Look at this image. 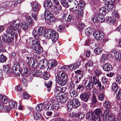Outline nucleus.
Wrapping results in <instances>:
<instances>
[{
    "instance_id": "obj_1",
    "label": "nucleus",
    "mask_w": 121,
    "mask_h": 121,
    "mask_svg": "<svg viewBox=\"0 0 121 121\" xmlns=\"http://www.w3.org/2000/svg\"><path fill=\"white\" fill-rule=\"evenodd\" d=\"M28 46L33 50L34 53L37 54H39L43 52L41 46L38 40H32V42H30Z\"/></svg>"
},
{
    "instance_id": "obj_2",
    "label": "nucleus",
    "mask_w": 121,
    "mask_h": 121,
    "mask_svg": "<svg viewBox=\"0 0 121 121\" xmlns=\"http://www.w3.org/2000/svg\"><path fill=\"white\" fill-rule=\"evenodd\" d=\"M56 81L59 85L63 86L66 85L67 83L66 80L67 76V74L65 72L60 73L59 75L57 74L56 76Z\"/></svg>"
},
{
    "instance_id": "obj_3",
    "label": "nucleus",
    "mask_w": 121,
    "mask_h": 121,
    "mask_svg": "<svg viewBox=\"0 0 121 121\" xmlns=\"http://www.w3.org/2000/svg\"><path fill=\"white\" fill-rule=\"evenodd\" d=\"M44 36L47 39H51L54 43L56 41L58 38V33L55 31L50 29L45 31Z\"/></svg>"
},
{
    "instance_id": "obj_4",
    "label": "nucleus",
    "mask_w": 121,
    "mask_h": 121,
    "mask_svg": "<svg viewBox=\"0 0 121 121\" xmlns=\"http://www.w3.org/2000/svg\"><path fill=\"white\" fill-rule=\"evenodd\" d=\"M80 105V102L78 99H73L72 101L68 102L67 106L68 110L70 112L72 111L73 107L77 108Z\"/></svg>"
},
{
    "instance_id": "obj_5",
    "label": "nucleus",
    "mask_w": 121,
    "mask_h": 121,
    "mask_svg": "<svg viewBox=\"0 0 121 121\" xmlns=\"http://www.w3.org/2000/svg\"><path fill=\"white\" fill-rule=\"evenodd\" d=\"M110 8L107 9L104 7L100 9L99 10V13L98 14L97 18L99 21L100 22H103L105 21L104 15L107 13Z\"/></svg>"
},
{
    "instance_id": "obj_6",
    "label": "nucleus",
    "mask_w": 121,
    "mask_h": 121,
    "mask_svg": "<svg viewBox=\"0 0 121 121\" xmlns=\"http://www.w3.org/2000/svg\"><path fill=\"white\" fill-rule=\"evenodd\" d=\"M14 34L12 33H6V34H4L3 37L4 41L9 43H12L14 39Z\"/></svg>"
},
{
    "instance_id": "obj_7",
    "label": "nucleus",
    "mask_w": 121,
    "mask_h": 121,
    "mask_svg": "<svg viewBox=\"0 0 121 121\" xmlns=\"http://www.w3.org/2000/svg\"><path fill=\"white\" fill-rule=\"evenodd\" d=\"M18 20H16L13 21L12 24L8 26L6 29V33H15L16 31L15 27H14L13 25L16 22H18Z\"/></svg>"
},
{
    "instance_id": "obj_8",
    "label": "nucleus",
    "mask_w": 121,
    "mask_h": 121,
    "mask_svg": "<svg viewBox=\"0 0 121 121\" xmlns=\"http://www.w3.org/2000/svg\"><path fill=\"white\" fill-rule=\"evenodd\" d=\"M66 94H61L60 93L57 94L56 97V99H59V102L61 103H64L66 100Z\"/></svg>"
},
{
    "instance_id": "obj_9",
    "label": "nucleus",
    "mask_w": 121,
    "mask_h": 121,
    "mask_svg": "<svg viewBox=\"0 0 121 121\" xmlns=\"http://www.w3.org/2000/svg\"><path fill=\"white\" fill-rule=\"evenodd\" d=\"M58 62L56 60H52L49 61L47 69L53 70L54 68L58 65Z\"/></svg>"
},
{
    "instance_id": "obj_10",
    "label": "nucleus",
    "mask_w": 121,
    "mask_h": 121,
    "mask_svg": "<svg viewBox=\"0 0 121 121\" xmlns=\"http://www.w3.org/2000/svg\"><path fill=\"white\" fill-rule=\"evenodd\" d=\"M94 37L97 39H101L104 37V34L100 31H95L93 33Z\"/></svg>"
},
{
    "instance_id": "obj_11",
    "label": "nucleus",
    "mask_w": 121,
    "mask_h": 121,
    "mask_svg": "<svg viewBox=\"0 0 121 121\" xmlns=\"http://www.w3.org/2000/svg\"><path fill=\"white\" fill-rule=\"evenodd\" d=\"M32 9L34 12H38L40 9V5L38 3L35 1H33L31 3Z\"/></svg>"
},
{
    "instance_id": "obj_12",
    "label": "nucleus",
    "mask_w": 121,
    "mask_h": 121,
    "mask_svg": "<svg viewBox=\"0 0 121 121\" xmlns=\"http://www.w3.org/2000/svg\"><path fill=\"white\" fill-rule=\"evenodd\" d=\"M78 4V8H77V11H83L85 6V3L81 0H79Z\"/></svg>"
},
{
    "instance_id": "obj_13",
    "label": "nucleus",
    "mask_w": 121,
    "mask_h": 121,
    "mask_svg": "<svg viewBox=\"0 0 121 121\" xmlns=\"http://www.w3.org/2000/svg\"><path fill=\"white\" fill-rule=\"evenodd\" d=\"M80 98L82 100L86 102L90 98L89 95L86 93H83L81 94L80 95Z\"/></svg>"
},
{
    "instance_id": "obj_14",
    "label": "nucleus",
    "mask_w": 121,
    "mask_h": 121,
    "mask_svg": "<svg viewBox=\"0 0 121 121\" xmlns=\"http://www.w3.org/2000/svg\"><path fill=\"white\" fill-rule=\"evenodd\" d=\"M51 101L53 103L52 104L55 107V109H58L60 108V105L58 102V99H56V98L55 100L53 99H52L51 100Z\"/></svg>"
},
{
    "instance_id": "obj_15",
    "label": "nucleus",
    "mask_w": 121,
    "mask_h": 121,
    "mask_svg": "<svg viewBox=\"0 0 121 121\" xmlns=\"http://www.w3.org/2000/svg\"><path fill=\"white\" fill-rule=\"evenodd\" d=\"M68 13L66 12H64L63 13V15L62 17V18L64 20L67 21L69 22L71 21L72 19V18L71 16L69 14L68 15Z\"/></svg>"
},
{
    "instance_id": "obj_16",
    "label": "nucleus",
    "mask_w": 121,
    "mask_h": 121,
    "mask_svg": "<svg viewBox=\"0 0 121 121\" xmlns=\"http://www.w3.org/2000/svg\"><path fill=\"white\" fill-rule=\"evenodd\" d=\"M52 5V3L50 0H46L44 2V6L45 8L47 9H49L51 8Z\"/></svg>"
},
{
    "instance_id": "obj_17",
    "label": "nucleus",
    "mask_w": 121,
    "mask_h": 121,
    "mask_svg": "<svg viewBox=\"0 0 121 121\" xmlns=\"http://www.w3.org/2000/svg\"><path fill=\"white\" fill-rule=\"evenodd\" d=\"M80 58H79L74 64H73L71 65L70 68H72V69H74L76 68H78L80 65V61H81L80 59Z\"/></svg>"
},
{
    "instance_id": "obj_18",
    "label": "nucleus",
    "mask_w": 121,
    "mask_h": 121,
    "mask_svg": "<svg viewBox=\"0 0 121 121\" xmlns=\"http://www.w3.org/2000/svg\"><path fill=\"white\" fill-rule=\"evenodd\" d=\"M102 67L104 70L105 71H110L112 69V66L109 63H105Z\"/></svg>"
},
{
    "instance_id": "obj_19",
    "label": "nucleus",
    "mask_w": 121,
    "mask_h": 121,
    "mask_svg": "<svg viewBox=\"0 0 121 121\" xmlns=\"http://www.w3.org/2000/svg\"><path fill=\"white\" fill-rule=\"evenodd\" d=\"M45 108L46 110H52L54 112L57 110L58 109L56 110L55 109V107L51 103L49 102L48 104H47L45 106Z\"/></svg>"
},
{
    "instance_id": "obj_20",
    "label": "nucleus",
    "mask_w": 121,
    "mask_h": 121,
    "mask_svg": "<svg viewBox=\"0 0 121 121\" xmlns=\"http://www.w3.org/2000/svg\"><path fill=\"white\" fill-rule=\"evenodd\" d=\"M40 69H43L46 68L47 66V64L45 61L43 60H40L39 62Z\"/></svg>"
},
{
    "instance_id": "obj_21",
    "label": "nucleus",
    "mask_w": 121,
    "mask_h": 121,
    "mask_svg": "<svg viewBox=\"0 0 121 121\" xmlns=\"http://www.w3.org/2000/svg\"><path fill=\"white\" fill-rule=\"evenodd\" d=\"M93 92V95L91 98V100L93 103L95 104L96 103L97 101L96 96L95 95L98 93V91L96 90L95 89L94 90Z\"/></svg>"
},
{
    "instance_id": "obj_22",
    "label": "nucleus",
    "mask_w": 121,
    "mask_h": 121,
    "mask_svg": "<svg viewBox=\"0 0 121 121\" xmlns=\"http://www.w3.org/2000/svg\"><path fill=\"white\" fill-rule=\"evenodd\" d=\"M105 7L107 9L110 8V6H112V5L115 0H105Z\"/></svg>"
},
{
    "instance_id": "obj_23",
    "label": "nucleus",
    "mask_w": 121,
    "mask_h": 121,
    "mask_svg": "<svg viewBox=\"0 0 121 121\" xmlns=\"http://www.w3.org/2000/svg\"><path fill=\"white\" fill-rule=\"evenodd\" d=\"M33 116L34 119L36 121L39 120L42 118L41 114L38 112L33 113Z\"/></svg>"
},
{
    "instance_id": "obj_24",
    "label": "nucleus",
    "mask_w": 121,
    "mask_h": 121,
    "mask_svg": "<svg viewBox=\"0 0 121 121\" xmlns=\"http://www.w3.org/2000/svg\"><path fill=\"white\" fill-rule=\"evenodd\" d=\"M89 80L88 84L85 87L88 90H90L93 88V84L92 82V77H89Z\"/></svg>"
},
{
    "instance_id": "obj_25",
    "label": "nucleus",
    "mask_w": 121,
    "mask_h": 121,
    "mask_svg": "<svg viewBox=\"0 0 121 121\" xmlns=\"http://www.w3.org/2000/svg\"><path fill=\"white\" fill-rule=\"evenodd\" d=\"M19 65H17L13 69V72L14 74L17 76L19 75L20 73Z\"/></svg>"
},
{
    "instance_id": "obj_26",
    "label": "nucleus",
    "mask_w": 121,
    "mask_h": 121,
    "mask_svg": "<svg viewBox=\"0 0 121 121\" xmlns=\"http://www.w3.org/2000/svg\"><path fill=\"white\" fill-rule=\"evenodd\" d=\"M9 104L10 107V109L15 108L17 107V104L16 103L15 101L12 100H9Z\"/></svg>"
},
{
    "instance_id": "obj_27",
    "label": "nucleus",
    "mask_w": 121,
    "mask_h": 121,
    "mask_svg": "<svg viewBox=\"0 0 121 121\" xmlns=\"http://www.w3.org/2000/svg\"><path fill=\"white\" fill-rule=\"evenodd\" d=\"M110 103L108 100L105 101L104 103V106L105 107V109L107 111V112L108 113L109 110L110 109Z\"/></svg>"
},
{
    "instance_id": "obj_28",
    "label": "nucleus",
    "mask_w": 121,
    "mask_h": 121,
    "mask_svg": "<svg viewBox=\"0 0 121 121\" xmlns=\"http://www.w3.org/2000/svg\"><path fill=\"white\" fill-rule=\"evenodd\" d=\"M69 94L71 97H76L78 95L77 93L74 89L70 90Z\"/></svg>"
},
{
    "instance_id": "obj_29",
    "label": "nucleus",
    "mask_w": 121,
    "mask_h": 121,
    "mask_svg": "<svg viewBox=\"0 0 121 121\" xmlns=\"http://www.w3.org/2000/svg\"><path fill=\"white\" fill-rule=\"evenodd\" d=\"M107 21L111 25H113L116 23V20L112 17H109L107 20Z\"/></svg>"
},
{
    "instance_id": "obj_30",
    "label": "nucleus",
    "mask_w": 121,
    "mask_h": 121,
    "mask_svg": "<svg viewBox=\"0 0 121 121\" xmlns=\"http://www.w3.org/2000/svg\"><path fill=\"white\" fill-rule=\"evenodd\" d=\"M102 49L99 47L97 45L95 46V48L94 50V52L97 55L100 54L102 52Z\"/></svg>"
},
{
    "instance_id": "obj_31",
    "label": "nucleus",
    "mask_w": 121,
    "mask_h": 121,
    "mask_svg": "<svg viewBox=\"0 0 121 121\" xmlns=\"http://www.w3.org/2000/svg\"><path fill=\"white\" fill-rule=\"evenodd\" d=\"M112 90L114 93H117V92L119 90L118 86L115 83L112 84Z\"/></svg>"
},
{
    "instance_id": "obj_32",
    "label": "nucleus",
    "mask_w": 121,
    "mask_h": 121,
    "mask_svg": "<svg viewBox=\"0 0 121 121\" xmlns=\"http://www.w3.org/2000/svg\"><path fill=\"white\" fill-rule=\"evenodd\" d=\"M44 14L45 16L44 18L45 20L48 19V18L50 17H52L51 16H53V15L50 12L47 10H45Z\"/></svg>"
},
{
    "instance_id": "obj_33",
    "label": "nucleus",
    "mask_w": 121,
    "mask_h": 121,
    "mask_svg": "<svg viewBox=\"0 0 121 121\" xmlns=\"http://www.w3.org/2000/svg\"><path fill=\"white\" fill-rule=\"evenodd\" d=\"M114 57L115 58L117 61H119L121 58V55L120 53L117 52L116 51V52L115 53Z\"/></svg>"
},
{
    "instance_id": "obj_34",
    "label": "nucleus",
    "mask_w": 121,
    "mask_h": 121,
    "mask_svg": "<svg viewBox=\"0 0 121 121\" xmlns=\"http://www.w3.org/2000/svg\"><path fill=\"white\" fill-rule=\"evenodd\" d=\"M92 80L93 83L95 85L97 84L98 85L100 83L99 79H97L95 76L93 77L92 78Z\"/></svg>"
},
{
    "instance_id": "obj_35",
    "label": "nucleus",
    "mask_w": 121,
    "mask_h": 121,
    "mask_svg": "<svg viewBox=\"0 0 121 121\" xmlns=\"http://www.w3.org/2000/svg\"><path fill=\"white\" fill-rule=\"evenodd\" d=\"M102 115V112L101 109L99 108L96 109L95 110V116H100Z\"/></svg>"
},
{
    "instance_id": "obj_36",
    "label": "nucleus",
    "mask_w": 121,
    "mask_h": 121,
    "mask_svg": "<svg viewBox=\"0 0 121 121\" xmlns=\"http://www.w3.org/2000/svg\"><path fill=\"white\" fill-rule=\"evenodd\" d=\"M55 13L56 14L60 13L62 9V7L61 5H59L55 6Z\"/></svg>"
},
{
    "instance_id": "obj_37",
    "label": "nucleus",
    "mask_w": 121,
    "mask_h": 121,
    "mask_svg": "<svg viewBox=\"0 0 121 121\" xmlns=\"http://www.w3.org/2000/svg\"><path fill=\"white\" fill-rule=\"evenodd\" d=\"M78 27L80 30H81L84 29L85 27V25L83 23L80 22L78 23Z\"/></svg>"
},
{
    "instance_id": "obj_38",
    "label": "nucleus",
    "mask_w": 121,
    "mask_h": 121,
    "mask_svg": "<svg viewBox=\"0 0 121 121\" xmlns=\"http://www.w3.org/2000/svg\"><path fill=\"white\" fill-rule=\"evenodd\" d=\"M60 1L61 4L63 7L67 8L69 7L68 2L66 0H60Z\"/></svg>"
},
{
    "instance_id": "obj_39",
    "label": "nucleus",
    "mask_w": 121,
    "mask_h": 121,
    "mask_svg": "<svg viewBox=\"0 0 121 121\" xmlns=\"http://www.w3.org/2000/svg\"><path fill=\"white\" fill-rule=\"evenodd\" d=\"M32 34L35 39L38 40L39 39V35L37 33L36 30L34 29L32 32Z\"/></svg>"
},
{
    "instance_id": "obj_40",
    "label": "nucleus",
    "mask_w": 121,
    "mask_h": 121,
    "mask_svg": "<svg viewBox=\"0 0 121 121\" xmlns=\"http://www.w3.org/2000/svg\"><path fill=\"white\" fill-rule=\"evenodd\" d=\"M26 21L30 25L34 24V22L31 17L30 16H28L26 19Z\"/></svg>"
},
{
    "instance_id": "obj_41",
    "label": "nucleus",
    "mask_w": 121,
    "mask_h": 121,
    "mask_svg": "<svg viewBox=\"0 0 121 121\" xmlns=\"http://www.w3.org/2000/svg\"><path fill=\"white\" fill-rule=\"evenodd\" d=\"M75 73H78V77L79 79H80L83 76V71L80 70H77L75 71Z\"/></svg>"
},
{
    "instance_id": "obj_42",
    "label": "nucleus",
    "mask_w": 121,
    "mask_h": 121,
    "mask_svg": "<svg viewBox=\"0 0 121 121\" xmlns=\"http://www.w3.org/2000/svg\"><path fill=\"white\" fill-rule=\"evenodd\" d=\"M44 107V106L43 105L42 103H40L37 105V107L36 108V110L37 111H40L43 109Z\"/></svg>"
},
{
    "instance_id": "obj_43",
    "label": "nucleus",
    "mask_w": 121,
    "mask_h": 121,
    "mask_svg": "<svg viewBox=\"0 0 121 121\" xmlns=\"http://www.w3.org/2000/svg\"><path fill=\"white\" fill-rule=\"evenodd\" d=\"M22 28L24 30H26L29 27V25L26 23L25 22H23L21 25Z\"/></svg>"
},
{
    "instance_id": "obj_44",
    "label": "nucleus",
    "mask_w": 121,
    "mask_h": 121,
    "mask_svg": "<svg viewBox=\"0 0 121 121\" xmlns=\"http://www.w3.org/2000/svg\"><path fill=\"white\" fill-rule=\"evenodd\" d=\"M38 31L39 35L41 36L45 34V30L43 28L39 27L38 30Z\"/></svg>"
},
{
    "instance_id": "obj_45",
    "label": "nucleus",
    "mask_w": 121,
    "mask_h": 121,
    "mask_svg": "<svg viewBox=\"0 0 121 121\" xmlns=\"http://www.w3.org/2000/svg\"><path fill=\"white\" fill-rule=\"evenodd\" d=\"M7 59V57L3 55L2 54L0 56V62H5Z\"/></svg>"
},
{
    "instance_id": "obj_46",
    "label": "nucleus",
    "mask_w": 121,
    "mask_h": 121,
    "mask_svg": "<svg viewBox=\"0 0 121 121\" xmlns=\"http://www.w3.org/2000/svg\"><path fill=\"white\" fill-rule=\"evenodd\" d=\"M103 83L105 85V86L107 87L109 84V82L108 81V79L106 77L103 78L102 79Z\"/></svg>"
},
{
    "instance_id": "obj_47",
    "label": "nucleus",
    "mask_w": 121,
    "mask_h": 121,
    "mask_svg": "<svg viewBox=\"0 0 121 121\" xmlns=\"http://www.w3.org/2000/svg\"><path fill=\"white\" fill-rule=\"evenodd\" d=\"M8 108L5 106H3V104L0 103V110H2L3 111L6 112L8 111Z\"/></svg>"
},
{
    "instance_id": "obj_48",
    "label": "nucleus",
    "mask_w": 121,
    "mask_h": 121,
    "mask_svg": "<svg viewBox=\"0 0 121 121\" xmlns=\"http://www.w3.org/2000/svg\"><path fill=\"white\" fill-rule=\"evenodd\" d=\"M108 119L109 121H113L116 120L113 114L111 113L108 114Z\"/></svg>"
},
{
    "instance_id": "obj_49",
    "label": "nucleus",
    "mask_w": 121,
    "mask_h": 121,
    "mask_svg": "<svg viewBox=\"0 0 121 121\" xmlns=\"http://www.w3.org/2000/svg\"><path fill=\"white\" fill-rule=\"evenodd\" d=\"M42 74V73L41 71L39 70H36L35 71L34 75L36 77H39Z\"/></svg>"
},
{
    "instance_id": "obj_50",
    "label": "nucleus",
    "mask_w": 121,
    "mask_h": 121,
    "mask_svg": "<svg viewBox=\"0 0 121 121\" xmlns=\"http://www.w3.org/2000/svg\"><path fill=\"white\" fill-rule=\"evenodd\" d=\"M43 76L45 80L48 79L50 77L49 73L48 72H44L43 74Z\"/></svg>"
},
{
    "instance_id": "obj_51",
    "label": "nucleus",
    "mask_w": 121,
    "mask_h": 121,
    "mask_svg": "<svg viewBox=\"0 0 121 121\" xmlns=\"http://www.w3.org/2000/svg\"><path fill=\"white\" fill-rule=\"evenodd\" d=\"M51 17H50L49 18H48V19L45 20L47 21V22L48 24H49L52 23L55 20L54 18L53 17V16H51Z\"/></svg>"
},
{
    "instance_id": "obj_52",
    "label": "nucleus",
    "mask_w": 121,
    "mask_h": 121,
    "mask_svg": "<svg viewBox=\"0 0 121 121\" xmlns=\"http://www.w3.org/2000/svg\"><path fill=\"white\" fill-rule=\"evenodd\" d=\"M92 32V30L90 27L86 28L85 30L86 34L88 35H90Z\"/></svg>"
},
{
    "instance_id": "obj_53",
    "label": "nucleus",
    "mask_w": 121,
    "mask_h": 121,
    "mask_svg": "<svg viewBox=\"0 0 121 121\" xmlns=\"http://www.w3.org/2000/svg\"><path fill=\"white\" fill-rule=\"evenodd\" d=\"M115 79L116 82L120 84L121 83V75H117Z\"/></svg>"
},
{
    "instance_id": "obj_54",
    "label": "nucleus",
    "mask_w": 121,
    "mask_h": 121,
    "mask_svg": "<svg viewBox=\"0 0 121 121\" xmlns=\"http://www.w3.org/2000/svg\"><path fill=\"white\" fill-rule=\"evenodd\" d=\"M38 12H33L31 14L32 17L36 21L37 20L38 13Z\"/></svg>"
},
{
    "instance_id": "obj_55",
    "label": "nucleus",
    "mask_w": 121,
    "mask_h": 121,
    "mask_svg": "<svg viewBox=\"0 0 121 121\" xmlns=\"http://www.w3.org/2000/svg\"><path fill=\"white\" fill-rule=\"evenodd\" d=\"M117 99H121V90H119L117 93H115Z\"/></svg>"
},
{
    "instance_id": "obj_56",
    "label": "nucleus",
    "mask_w": 121,
    "mask_h": 121,
    "mask_svg": "<svg viewBox=\"0 0 121 121\" xmlns=\"http://www.w3.org/2000/svg\"><path fill=\"white\" fill-rule=\"evenodd\" d=\"M107 59L106 55L104 54H103L100 59V61L101 63H104Z\"/></svg>"
},
{
    "instance_id": "obj_57",
    "label": "nucleus",
    "mask_w": 121,
    "mask_h": 121,
    "mask_svg": "<svg viewBox=\"0 0 121 121\" xmlns=\"http://www.w3.org/2000/svg\"><path fill=\"white\" fill-rule=\"evenodd\" d=\"M93 62L91 60L88 61L85 64L86 67H90L93 66Z\"/></svg>"
},
{
    "instance_id": "obj_58",
    "label": "nucleus",
    "mask_w": 121,
    "mask_h": 121,
    "mask_svg": "<svg viewBox=\"0 0 121 121\" xmlns=\"http://www.w3.org/2000/svg\"><path fill=\"white\" fill-rule=\"evenodd\" d=\"M104 98V95L102 93H99L98 95V98L99 100H103Z\"/></svg>"
},
{
    "instance_id": "obj_59",
    "label": "nucleus",
    "mask_w": 121,
    "mask_h": 121,
    "mask_svg": "<svg viewBox=\"0 0 121 121\" xmlns=\"http://www.w3.org/2000/svg\"><path fill=\"white\" fill-rule=\"evenodd\" d=\"M30 70L29 69H28L26 68H24V71H22V72L24 73L23 74L24 76V77L25 76V75H26L25 76H26V74L27 73H30Z\"/></svg>"
},
{
    "instance_id": "obj_60",
    "label": "nucleus",
    "mask_w": 121,
    "mask_h": 121,
    "mask_svg": "<svg viewBox=\"0 0 121 121\" xmlns=\"http://www.w3.org/2000/svg\"><path fill=\"white\" fill-rule=\"evenodd\" d=\"M69 115L70 117H78V113H77L74 112L72 113H71L69 114Z\"/></svg>"
},
{
    "instance_id": "obj_61",
    "label": "nucleus",
    "mask_w": 121,
    "mask_h": 121,
    "mask_svg": "<svg viewBox=\"0 0 121 121\" xmlns=\"http://www.w3.org/2000/svg\"><path fill=\"white\" fill-rule=\"evenodd\" d=\"M64 30V26L63 25H59L57 29V30L60 32L63 31Z\"/></svg>"
},
{
    "instance_id": "obj_62",
    "label": "nucleus",
    "mask_w": 121,
    "mask_h": 121,
    "mask_svg": "<svg viewBox=\"0 0 121 121\" xmlns=\"http://www.w3.org/2000/svg\"><path fill=\"white\" fill-rule=\"evenodd\" d=\"M23 95V97L24 99H28L30 98V96L26 92H24Z\"/></svg>"
},
{
    "instance_id": "obj_63",
    "label": "nucleus",
    "mask_w": 121,
    "mask_h": 121,
    "mask_svg": "<svg viewBox=\"0 0 121 121\" xmlns=\"http://www.w3.org/2000/svg\"><path fill=\"white\" fill-rule=\"evenodd\" d=\"M54 92L55 93H58V94H59V93L60 92V87L56 86L54 89Z\"/></svg>"
},
{
    "instance_id": "obj_64",
    "label": "nucleus",
    "mask_w": 121,
    "mask_h": 121,
    "mask_svg": "<svg viewBox=\"0 0 121 121\" xmlns=\"http://www.w3.org/2000/svg\"><path fill=\"white\" fill-rule=\"evenodd\" d=\"M92 118L94 121H100V119L99 116L94 115L92 116Z\"/></svg>"
}]
</instances>
